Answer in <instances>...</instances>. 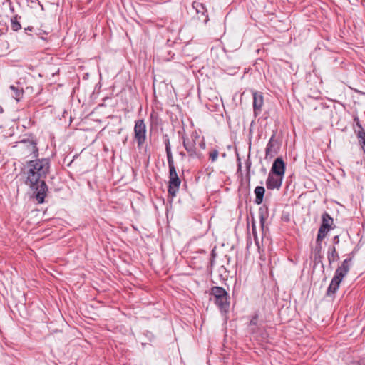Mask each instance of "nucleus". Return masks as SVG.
Masks as SVG:
<instances>
[{"mask_svg": "<svg viewBox=\"0 0 365 365\" xmlns=\"http://www.w3.org/2000/svg\"><path fill=\"white\" fill-rule=\"evenodd\" d=\"M22 154L24 157L34 155L37 157L38 155V149L36 143L34 141H23L22 143Z\"/></svg>", "mask_w": 365, "mask_h": 365, "instance_id": "7", "label": "nucleus"}, {"mask_svg": "<svg viewBox=\"0 0 365 365\" xmlns=\"http://www.w3.org/2000/svg\"><path fill=\"white\" fill-rule=\"evenodd\" d=\"M285 172V164L281 158H277L272 167L271 172L274 175L283 176Z\"/></svg>", "mask_w": 365, "mask_h": 365, "instance_id": "10", "label": "nucleus"}, {"mask_svg": "<svg viewBox=\"0 0 365 365\" xmlns=\"http://www.w3.org/2000/svg\"><path fill=\"white\" fill-rule=\"evenodd\" d=\"M253 110L255 116L259 115L264 105V98L262 93L254 91L253 93Z\"/></svg>", "mask_w": 365, "mask_h": 365, "instance_id": "8", "label": "nucleus"}, {"mask_svg": "<svg viewBox=\"0 0 365 365\" xmlns=\"http://www.w3.org/2000/svg\"><path fill=\"white\" fill-rule=\"evenodd\" d=\"M8 4L9 5L11 11L14 12V8L11 6V3L9 1H8Z\"/></svg>", "mask_w": 365, "mask_h": 365, "instance_id": "23", "label": "nucleus"}, {"mask_svg": "<svg viewBox=\"0 0 365 365\" xmlns=\"http://www.w3.org/2000/svg\"><path fill=\"white\" fill-rule=\"evenodd\" d=\"M333 224V219L329 215L324 214L322 217V227L321 228H330Z\"/></svg>", "mask_w": 365, "mask_h": 365, "instance_id": "15", "label": "nucleus"}, {"mask_svg": "<svg viewBox=\"0 0 365 365\" xmlns=\"http://www.w3.org/2000/svg\"><path fill=\"white\" fill-rule=\"evenodd\" d=\"M350 259H346L343 262L336 272V276L332 279L331 284L328 288L327 293L329 294H334L337 290L339 285L342 280L343 277L347 274L349 270Z\"/></svg>", "mask_w": 365, "mask_h": 365, "instance_id": "3", "label": "nucleus"}, {"mask_svg": "<svg viewBox=\"0 0 365 365\" xmlns=\"http://www.w3.org/2000/svg\"><path fill=\"white\" fill-rule=\"evenodd\" d=\"M326 231V230H320V232H321V235L323 234V235H324V232Z\"/></svg>", "mask_w": 365, "mask_h": 365, "instance_id": "25", "label": "nucleus"}, {"mask_svg": "<svg viewBox=\"0 0 365 365\" xmlns=\"http://www.w3.org/2000/svg\"><path fill=\"white\" fill-rule=\"evenodd\" d=\"M51 163L48 158H38L26 162L22 173L25 177L24 182L34 190L36 197L42 203L47 191L45 180L49 173Z\"/></svg>", "mask_w": 365, "mask_h": 365, "instance_id": "1", "label": "nucleus"}, {"mask_svg": "<svg viewBox=\"0 0 365 365\" xmlns=\"http://www.w3.org/2000/svg\"><path fill=\"white\" fill-rule=\"evenodd\" d=\"M211 295L220 309L226 312L230 307L227 292L222 287H214L211 289Z\"/></svg>", "mask_w": 365, "mask_h": 365, "instance_id": "2", "label": "nucleus"}, {"mask_svg": "<svg viewBox=\"0 0 365 365\" xmlns=\"http://www.w3.org/2000/svg\"><path fill=\"white\" fill-rule=\"evenodd\" d=\"M252 235L253 237H254V240H255V242L257 245V246L259 248V240L257 237V230H252V232L251 233L249 232V235Z\"/></svg>", "mask_w": 365, "mask_h": 365, "instance_id": "19", "label": "nucleus"}, {"mask_svg": "<svg viewBox=\"0 0 365 365\" xmlns=\"http://www.w3.org/2000/svg\"><path fill=\"white\" fill-rule=\"evenodd\" d=\"M218 155H219V152L217 150H215V149L212 150L209 153V158L212 160V162H215L217 159Z\"/></svg>", "mask_w": 365, "mask_h": 365, "instance_id": "18", "label": "nucleus"}, {"mask_svg": "<svg viewBox=\"0 0 365 365\" xmlns=\"http://www.w3.org/2000/svg\"><path fill=\"white\" fill-rule=\"evenodd\" d=\"M199 145H200V148L202 149H205V143L203 140L202 142H200L199 143Z\"/></svg>", "mask_w": 365, "mask_h": 365, "instance_id": "21", "label": "nucleus"}, {"mask_svg": "<svg viewBox=\"0 0 365 365\" xmlns=\"http://www.w3.org/2000/svg\"><path fill=\"white\" fill-rule=\"evenodd\" d=\"M259 231L260 235L262 236L263 235V232H264V230L260 229V230H259Z\"/></svg>", "mask_w": 365, "mask_h": 365, "instance_id": "24", "label": "nucleus"}, {"mask_svg": "<svg viewBox=\"0 0 365 365\" xmlns=\"http://www.w3.org/2000/svg\"><path fill=\"white\" fill-rule=\"evenodd\" d=\"M254 320H255V319H252V320L251 321V323H252V324H255V321H254Z\"/></svg>", "mask_w": 365, "mask_h": 365, "instance_id": "26", "label": "nucleus"}, {"mask_svg": "<svg viewBox=\"0 0 365 365\" xmlns=\"http://www.w3.org/2000/svg\"><path fill=\"white\" fill-rule=\"evenodd\" d=\"M319 242V230L318 231V233L317 235V239H316V242L318 243Z\"/></svg>", "mask_w": 365, "mask_h": 365, "instance_id": "22", "label": "nucleus"}, {"mask_svg": "<svg viewBox=\"0 0 365 365\" xmlns=\"http://www.w3.org/2000/svg\"><path fill=\"white\" fill-rule=\"evenodd\" d=\"M259 261L258 264L260 267L262 272L264 273L267 271V263L266 262V256L264 254H260L259 255Z\"/></svg>", "mask_w": 365, "mask_h": 365, "instance_id": "17", "label": "nucleus"}, {"mask_svg": "<svg viewBox=\"0 0 365 365\" xmlns=\"http://www.w3.org/2000/svg\"><path fill=\"white\" fill-rule=\"evenodd\" d=\"M11 29L14 31H17L21 29V26L19 21V18L17 15H15L11 19Z\"/></svg>", "mask_w": 365, "mask_h": 365, "instance_id": "16", "label": "nucleus"}, {"mask_svg": "<svg viewBox=\"0 0 365 365\" xmlns=\"http://www.w3.org/2000/svg\"><path fill=\"white\" fill-rule=\"evenodd\" d=\"M181 180L178 178L175 168L169 169V185L168 193L175 197L179 190Z\"/></svg>", "mask_w": 365, "mask_h": 365, "instance_id": "6", "label": "nucleus"}, {"mask_svg": "<svg viewBox=\"0 0 365 365\" xmlns=\"http://www.w3.org/2000/svg\"><path fill=\"white\" fill-rule=\"evenodd\" d=\"M135 139L138 143V147L140 148L146 140V125L143 120L135 121L134 127Z\"/></svg>", "mask_w": 365, "mask_h": 365, "instance_id": "5", "label": "nucleus"}, {"mask_svg": "<svg viewBox=\"0 0 365 365\" xmlns=\"http://www.w3.org/2000/svg\"><path fill=\"white\" fill-rule=\"evenodd\" d=\"M255 203L257 205H260L263 202L264 195L265 193V189L262 186H257L255 189Z\"/></svg>", "mask_w": 365, "mask_h": 365, "instance_id": "12", "label": "nucleus"}, {"mask_svg": "<svg viewBox=\"0 0 365 365\" xmlns=\"http://www.w3.org/2000/svg\"><path fill=\"white\" fill-rule=\"evenodd\" d=\"M200 137L196 132H192L190 136L182 137V143L185 149L191 158H200V153L197 150V141Z\"/></svg>", "mask_w": 365, "mask_h": 365, "instance_id": "4", "label": "nucleus"}, {"mask_svg": "<svg viewBox=\"0 0 365 365\" xmlns=\"http://www.w3.org/2000/svg\"><path fill=\"white\" fill-rule=\"evenodd\" d=\"M319 250H317V247H316L314 252H313V255H314V268L316 267L317 265V263H316V261L318 258V256H319Z\"/></svg>", "mask_w": 365, "mask_h": 365, "instance_id": "20", "label": "nucleus"}, {"mask_svg": "<svg viewBox=\"0 0 365 365\" xmlns=\"http://www.w3.org/2000/svg\"><path fill=\"white\" fill-rule=\"evenodd\" d=\"M165 151H166L169 169L172 168H175L174 160H173V155H172V152H171V149H170L169 140H167V141L165 143Z\"/></svg>", "mask_w": 365, "mask_h": 365, "instance_id": "13", "label": "nucleus"}, {"mask_svg": "<svg viewBox=\"0 0 365 365\" xmlns=\"http://www.w3.org/2000/svg\"><path fill=\"white\" fill-rule=\"evenodd\" d=\"M10 88L13 91L12 96L16 99L17 102L19 101L23 96L24 91L22 89L16 88L14 86H11Z\"/></svg>", "mask_w": 365, "mask_h": 365, "instance_id": "14", "label": "nucleus"}, {"mask_svg": "<svg viewBox=\"0 0 365 365\" xmlns=\"http://www.w3.org/2000/svg\"><path fill=\"white\" fill-rule=\"evenodd\" d=\"M275 145L276 143L274 140V136H272L269 140L267 145V148L265 149L266 158H272L277 153V150L275 148Z\"/></svg>", "mask_w": 365, "mask_h": 365, "instance_id": "11", "label": "nucleus"}, {"mask_svg": "<svg viewBox=\"0 0 365 365\" xmlns=\"http://www.w3.org/2000/svg\"><path fill=\"white\" fill-rule=\"evenodd\" d=\"M283 176L270 173L267 179V187L269 190L279 189L282 182Z\"/></svg>", "mask_w": 365, "mask_h": 365, "instance_id": "9", "label": "nucleus"}]
</instances>
